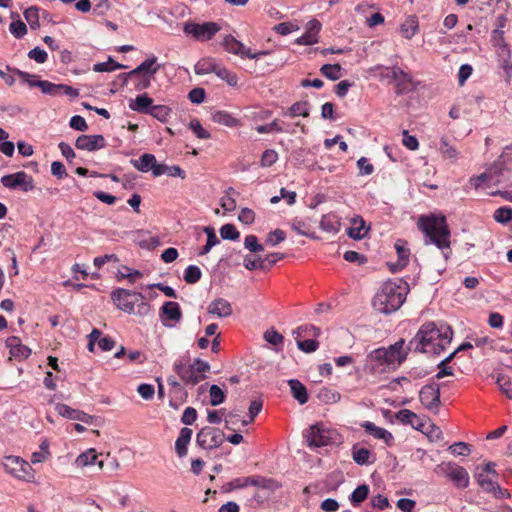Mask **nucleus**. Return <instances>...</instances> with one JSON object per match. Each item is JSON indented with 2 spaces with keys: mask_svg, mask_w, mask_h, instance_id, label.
I'll return each instance as SVG.
<instances>
[{
  "mask_svg": "<svg viewBox=\"0 0 512 512\" xmlns=\"http://www.w3.org/2000/svg\"><path fill=\"white\" fill-rule=\"evenodd\" d=\"M453 338V330L447 324L437 326L434 322L423 324L416 335L409 341L407 349L421 353L440 354L445 344Z\"/></svg>",
  "mask_w": 512,
  "mask_h": 512,
  "instance_id": "f257e3e1",
  "label": "nucleus"
},
{
  "mask_svg": "<svg viewBox=\"0 0 512 512\" xmlns=\"http://www.w3.org/2000/svg\"><path fill=\"white\" fill-rule=\"evenodd\" d=\"M408 293L409 285L403 279L388 280L375 294L372 305L376 311L387 315L403 305Z\"/></svg>",
  "mask_w": 512,
  "mask_h": 512,
  "instance_id": "f03ea898",
  "label": "nucleus"
},
{
  "mask_svg": "<svg viewBox=\"0 0 512 512\" xmlns=\"http://www.w3.org/2000/svg\"><path fill=\"white\" fill-rule=\"evenodd\" d=\"M404 344V339H400L387 348L381 347L371 351L367 356L366 369L372 374L394 369L396 364H401L406 359L410 351L404 348Z\"/></svg>",
  "mask_w": 512,
  "mask_h": 512,
  "instance_id": "7ed1b4c3",
  "label": "nucleus"
},
{
  "mask_svg": "<svg viewBox=\"0 0 512 512\" xmlns=\"http://www.w3.org/2000/svg\"><path fill=\"white\" fill-rule=\"evenodd\" d=\"M417 225L428 239L427 243H433L441 250L450 248V230L444 216H421Z\"/></svg>",
  "mask_w": 512,
  "mask_h": 512,
  "instance_id": "20e7f679",
  "label": "nucleus"
},
{
  "mask_svg": "<svg viewBox=\"0 0 512 512\" xmlns=\"http://www.w3.org/2000/svg\"><path fill=\"white\" fill-rule=\"evenodd\" d=\"M512 171V159L508 158L507 153L504 151L499 159L489 167L484 173L471 179L475 188H479L483 183L491 185H499L505 182L504 172Z\"/></svg>",
  "mask_w": 512,
  "mask_h": 512,
  "instance_id": "39448f33",
  "label": "nucleus"
},
{
  "mask_svg": "<svg viewBox=\"0 0 512 512\" xmlns=\"http://www.w3.org/2000/svg\"><path fill=\"white\" fill-rule=\"evenodd\" d=\"M305 437L309 447H323L339 442V434L321 424L311 426Z\"/></svg>",
  "mask_w": 512,
  "mask_h": 512,
  "instance_id": "423d86ee",
  "label": "nucleus"
},
{
  "mask_svg": "<svg viewBox=\"0 0 512 512\" xmlns=\"http://www.w3.org/2000/svg\"><path fill=\"white\" fill-rule=\"evenodd\" d=\"M220 30L221 26L216 22H204L202 24L186 22L183 27L186 35H190L198 41H209Z\"/></svg>",
  "mask_w": 512,
  "mask_h": 512,
  "instance_id": "0eeeda50",
  "label": "nucleus"
},
{
  "mask_svg": "<svg viewBox=\"0 0 512 512\" xmlns=\"http://www.w3.org/2000/svg\"><path fill=\"white\" fill-rule=\"evenodd\" d=\"M4 469L13 476L30 481L34 478V471L31 465L19 456H6L3 460Z\"/></svg>",
  "mask_w": 512,
  "mask_h": 512,
  "instance_id": "6e6552de",
  "label": "nucleus"
},
{
  "mask_svg": "<svg viewBox=\"0 0 512 512\" xmlns=\"http://www.w3.org/2000/svg\"><path fill=\"white\" fill-rule=\"evenodd\" d=\"M111 298L120 310L129 314L134 313L136 302L144 300L143 294L123 288L114 290L111 293Z\"/></svg>",
  "mask_w": 512,
  "mask_h": 512,
  "instance_id": "1a4fd4ad",
  "label": "nucleus"
},
{
  "mask_svg": "<svg viewBox=\"0 0 512 512\" xmlns=\"http://www.w3.org/2000/svg\"><path fill=\"white\" fill-rule=\"evenodd\" d=\"M419 399L427 410L438 413L441 404L439 384L433 382L424 385L419 392Z\"/></svg>",
  "mask_w": 512,
  "mask_h": 512,
  "instance_id": "9d476101",
  "label": "nucleus"
},
{
  "mask_svg": "<svg viewBox=\"0 0 512 512\" xmlns=\"http://www.w3.org/2000/svg\"><path fill=\"white\" fill-rule=\"evenodd\" d=\"M224 433L213 427H203L196 436L197 444L204 449L218 448L224 442Z\"/></svg>",
  "mask_w": 512,
  "mask_h": 512,
  "instance_id": "9b49d317",
  "label": "nucleus"
},
{
  "mask_svg": "<svg viewBox=\"0 0 512 512\" xmlns=\"http://www.w3.org/2000/svg\"><path fill=\"white\" fill-rule=\"evenodd\" d=\"M222 46L228 53L238 55L241 58L247 57L250 59H259L261 56L268 54V51L253 53L250 48H247L242 42L238 41L232 35L224 37Z\"/></svg>",
  "mask_w": 512,
  "mask_h": 512,
  "instance_id": "f8f14e48",
  "label": "nucleus"
},
{
  "mask_svg": "<svg viewBox=\"0 0 512 512\" xmlns=\"http://www.w3.org/2000/svg\"><path fill=\"white\" fill-rule=\"evenodd\" d=\"M1 183L4 187L10 189L21 188L24 192L34 189L33 178L24 171L2 176Z\"/></svg>",
  "mask_w": 512,
  "mask_h": 512,
  "instance_id": "ddd939ff",
  "label": "nucleus"
},
{
  "mask_svg": "<svg viewBox=\"0 0 512 512\" xmlns=\"http://www.w3.org/2000/svg\"><path fill=\"white\" fill-rule=\"evenodd\" d=\"M13 72L17 74L24 82L28 83L30 87H38L42 93L51 96H57L61 94V88L63 84H54L47 80H32V75L19 69H13Z\"/></svg>",
  "mask_w": 512,
  "mask_h": 512,
  "instance_id": "4468645a",
  "label": "nucleus"
},
{
  "mask_svg": "<svg viewBox=\"0 0 512 512\" xmlns=\"http://www.w3.org/2000/svg\"><path fill=\"white\" fill-rule=\"evenodd\" d=\"M174 371L186 385L190 386H195L206 378V375L199 374L196 370H194L192 365H187L181 361L174 363Z\"/></svg>",
  "mask_w": 512,
  "mask_h": 512,
  "instance_id": "2eb2a0df",
  "label": "nucleus"
},
{
  "mask_svg": "<svg viewBox=\"0 0 512 512\" xmlns=\"http://www.w3.org/2000/svg\"><path fill=\"white\" fill-rule=\"evenodd\" d=\"M75 146L77 149L86 151H95L106 146V140L103 135H80L76 139Z\"/></svg>",
  "mask_w": 512,
  "mask_h": 512,
  "instance_id": "dca6fc26",
  "label": "nucleus"
},
{
  "mask_svg": "<svg viewBox=\"0 0 512 512\" xmlns=\"http://www.w3.org/2000/svg\"><path fill=\"white\" fill-rule=\"evenodd\" d=\"M160 317L164 326L171 327L173 324H169L166 320H170L174 323L179 322L182 319V311L177 302L168 301L165 302L160 308Z\"/></svg>",
  "mask_w": 512,
  "mask_h": 512,
  "instance_id": "f3484780",
  "label": "nucleus"
},
{
  "mask_svg": "<svg viewBox=\"0 0 512 512\" xmlns=\"http://www.w3.org/2000/svg\"><path fill=\"white\" fill-rule=\"evenodd\" d=\"M321 30V23L317 19L310 20L306 25V32L296 42L300 45H312L318 42V33Z\"/></svg>",
  "mask_w": 512,
  "mask_h": 512,
  "instance_id": "a211bd4d",
  "label": "nucleus"
},
{
  "mask_svg": "<svg viewBox=\"0 0 512 512\" xmlns=\"http://www.w3.org/2000/svg\"><path fill=\"white\" fill-rule=\"evenodd\" d=\"M5 343L9 348L10 355L16 359H26L31 353V350L26 345H23L17 336L8 337Z\"/></svg>",
  "mask_w": 512,
  "mask_h": 512,
  "instance_id": "6ab92c4d",
  "label": "nucleus"
},
{
  "mask_svg": "<svg viewBox=\"0 0 512 512\" xmlns=\"http://www.w3.org/2000/svg\"><path fill=\"white\" fill-rule=\"evenodd\" d=\"M208 312L217 315L220 318L228 317L232 314V306L229 301L223 298L213 300L208 306Z\"/></svg>",
  "mask_w": 512,
  "mask_h": 512,
  "instance_id": "aec40b11",
  "label": "nucleus"
},
{
  "mask_svg": "<svg viewBox=\"0 0 512 512\" xmlns=\"http://www.w3.org/2000/svg\"><path fill=\"white\" fill-rule=\"evenodd\" d=\"M362 427L373 437L384 440L388 446H390L394 440L393 435L388 430L376 426L373 422L366 421L362 424Z\"/></svg>",
  "mask_w": 512,
  "mask_h": 512,
  "instance_id": "412c9836",
  "label": "nucleus"
},
{
  "mask_svg": "<svg viewBox=\"0 0 512 512\" xmlns=\"http://www.w3.org/2000/svg\"><path fill=\"white\" fill-rule=\"evenodd\" d=\"M272 480L266 479L262 476H252V477H244L237 478L232 482L234 488H243L248 485L257 486L260 488H270V483Z\"/></svg>",
  "mask_w": 512,
  "mask_h": 512,
  "instance_id": "4be33fe9",
  "label": "nucleus"
},
{
  "mask_svg": "<svg viewBox=\"0 0 512 512\" xmlns=\"http://www.w3.org/2000/svg\"><path fill=\"white\" fill-rule=\"evenodd\" d=\"M476 479L479 484V486L486 492H494L495 494L498 493L500 497L504 496V492L501 490V488L497 485V483L494 481L491 474L487 473H477Z\"/></svg>",
  "mask_w": 512,
  "mask_h": 512,
  "instance_id": "5701e85b",
  "label": "nucleus"
},
{
  "mask_svg": "<svg viewBox=\"0 0 512 512\" xmlns=\"http://www.w3.org/2000/svg\"><path fill=\"white\" fill-rule=\"evenodd\" d=\"M157 57L151 56L143 61L140 65H138L135 69L131 70V74H136V76L140 74L149 75L154 78L155 74L160 69V65L156 64Z\"/></svg>",
  "mask_w": 512,
  "mask_h": 512,
  "instance_id": "b1692460",
  "label": "nucleus"
},
{
  "mask_svg": "<svg viewBox=\"0 0 512 512\" xmlns=\"http://www.w3.org/2000/svg\"><path fill=\"white\" fill-rule=\"evenodd\" d=\"M153 99L150 98L146 93L138 95L134 100L129 103V108L138 113L149 114Z\"/></svg>",
  "mask_w": 512,
  "mask_h": 512,
  "instance_id": "393cba45",
  "label": "nucleus"
},
{
  "mask_svg": "<svg viewBox=\"0 0 512 512\" xmlns=\"http://www.w3.org/2000/svg\"><path fill=\"white\" fill-rule=\"evenodd\" d=\"M75 463L78 467H86L89 465H93L95 463H97L100 469H103L104 466V462L102 460L98 461V454L96 453V450L93 448L88 449L87 451L78 455Z\"/></svg>",
  "mask_w": 512,
  "mask_h": 512,
  "instance_id": "a878e982",
  "label": "nucleus"
},
{
  "mask_svg": "<svg viewBox=\"0 0 512 512\" xmlns=\"http://www.w3.org/2000/svg\"><path fill=\"white\" fill-rule=\"evenodd\" d=\"M192 437V430L184 427L180 430V434L175 442V450L177 455L182 458L187 454V446Z\"/></svg>",
  "mask_w": 512,
  "mask_h": 512,
  "instance_id": "bb28decb",
  "label": "nucleus"
},
{
  "mask_svg": "<svg viewBox=\"0 0 512 512\" xmlns=\"http://www.w3.org/2000/svg\"><path fill=\"white\" fill-rule=\"evenodd\" d=\"M449 479L458 487V488H466L469 485V474L467 470L459 466L455 465L452 472L450 473Z\"/></svg>",
  "mask_w": 512,
  "mask_h": 512,
  "instance_id": "cd10ccee",
  "label": "nucleus"
},
{
  "mask_svg": "<svg viewBox=\"0 0 512 512\" xmlns=\"http://www.w3.org/2000/svg\"><path fill=\"white\" fill-rule=\"evenodd\" d=\"M292 396L300 403L305 404L308 401V392L306 387L297 379L288 380Z\"/></svg>",
  "mask_w": 512,
  "mask_h": 512,
  "instance_id": "c85d7f7f",
  "label": "nucleus"
},
{
  "mask_svg": "<svg viewBox=\"0 0 512 512\" xmlns=\"http://www.w3.org/2000/svg\"><path fill=\"white\" fill-rule=\"evenodd\" d=\"M291 229L299 235L306 236L311 239H316V234L311 231V225L306 219L294 218L291 221Z\"/></svg>",
  "mask_w": 512,
  "mask_h": 512,
  "instance_id": "c756f323",
  "label": "nucleus"
},
{
  "mask_svg": "<svg viewBox=\"0 0 512 512\" xmlns=\"http://www.w3.org/2000/svg\"><path fill=\"white\" fill-rule=\"evenodd\" d=\"M388 77H391L392 79L398 81L397 85V93L401 94L403 93L405 87L404 85L411 82V76L404 72L401 68L394 66L390 69V73L387 74Z\"/></svg>",
  "mask_w": 512,
  "mask_h": 512,
  "instance_id": "7c9ffc66",
  "label": "nucleus"
},
{
  "mask_svg": "<svg viewBox=\"0 0 512 512\" xmlns=\"http://www.w3.org/2000/svg\"><path fill=\"white\" fill-rule=\"evenodd\" d=\"M155 162V156L150 153L141 155L138 159H131L130 163L140 172H148L151 170Z\"/></svg>",
  "mask_w": 512,
  "mask_h": 512,
  "instance_id": "2f4dec72",
  "label": "nucleus"
},
{
  "mask_svg": "<svg viewBox=\"0 0 512 512\" xmlns=\"http://www.w3.org/2000/svg\"><path fill=\"white\" fill-rule=\"evenodd\" d=\"M418 30V20L415 16H409L400 26L401 34L406 39H411Z\"/></svg>",
  "mask_w": 512,
  "mask_h": 512,
  "instance_id": "473e14b6",
  "label": "nucleus"
},
{
  "mask_svg": "<svg viewBox=\"0 0 512 512\" xmlns=\"http://www.w3.org/2000/svg\"><path fill=\"white\" fill-rule=\"evenodd\" d=\"M213 122L227 127H235L239 121L226 111H215L211 114Z\"/></svg>",
  "mask_w": 512,
  "mask_h": 512,
  "instance_id": "72a5a7b5",
  "label": "nucleus"
},
{
  "mask_svg": "<svg viewBox=\"0 0 512 512\" xmlns=\"http://www.w3.org/2000/svg\"><path fill=\"white\" fill-rule=\"evenodd\" d=\"M352 224L353 226L348 229L347 234L353 239H362L368 231L364 220L361 217H357L352 220Z\"/></svg>",
  "mask_w": 512,
  "mask_h": 512,
  "instance_id": "f704fd0d",
  "label": "nucleus"
},
{
  "mask_svg": "<svg viewBox=\"0 0 512 512\" xmlns=\"http://www.w3.org/2000/svg\"><path fill=\"white\" fill-rule=\"evenodd\" d=\"M340 222L337 220L336 216L332 214L323 215L320 221V228L327 232L335 234L339 231Z\"/></svg>",
  "mask_w": 512,
  "mask_h": 512,
  "instance_id": "c9c22d12",
  "label": "nucleus"
},
{
  "mask_svg": "<svg viewBox=\"0 0 512 512\" xmlns=\"http://www.w3.org/2000/svg\"><path fill=\"white\" fill-rule=\"evenodd\" d=\"M317 398L324 404H334L340 401L341 395L335 390L323 387L319 390Z\"/></svg>",
  "mask_w": 512,
  "mask_h": 512,
  "instance_id": "e433bc0d",
  "label": "nucleus"
},
{
  "mask_svg": "<svg viewBox=\"0 0 512 512\" xmlns=\"http://www.w3.org/2000/svg\"><path fill=\"white\" fill-rule=\"evenodd\" d=\"M370 451L366 448L359 447L358 445H354L352 448V458L358 465H367L372 463L370 459Z\"/></svg>",
  "mask_w": 512,
  "mask_h": 512,
  "instance_id": "4c0bfd02",
  "label": "nucleus"
},
{
  "mask_svg": "<svg viewBox=\"0 0 512 512\" xmlns=\"http://www.w3.org/2000/svg\"><path fill=\"white\" fill-rule=\"evenodd\" d=\"M55 410L57 411V413L60 416H62L64 418L71 419V420H77V421H79L80 415L82 412L81 410L73 409L70 406H68L66 404H61V403H57L55 405Z\"/></svg>",
  "mask_w": 512,
  "mask_h": 512,
  "instance_id": "58836bf2",
  "label": "nucleus"
},
{
  "mask_svg": "<svg viewBox=\"0 0 512 512\" xmlns=\"http://www.w3.org/2000/svg\"><path fill=\"white\" fill-rule=\"evenodd\" d=\"M341 70L342 67L340 64H324L320 68L322 75L332 81H336L341 78Z\"/></svg>",
  "mask_w": 512,
  "mask_h": 512,
  "instance_id": "ea45409f",
  "label": "nucleus"
},
{
  "mask_svg": "<svg viewBox=\"0 0 512 512\" xmlns=\"http://www.w3.org/2000/svg\"><path fill=\"white\" fill-rule=\"evenodd\" d=\"M439 151L444 158L452 160H455L459 154L456 147L451 145L446 137L441 138Z\"/></svg>",
  "mask_w": 512,
  "mask_h": 512,
  "instance_id": "a19ab883",
  "label": "nucleus"
},
{
  "mask_svg": "<svg viewBox=\"0 0 512 512\" xmlns=\"http://www.w3.org/2000/svg\"><path fill=\"white\" fill-rule=\"evenodd\" d=\"M125 65L120 64L113 60L112 57H109L106 62L96 63L93 66V70L95 72H111L117 69H124Z\"/></svg>",
  "mask_w": 512,
  "mask_h": 512,
  "instance_id": "79ce46f5",
  "label": "nucleus"
},
{
  "mask_svg": "<svg viewBox=\"0 0 512 512\" xmlns=\"http://www.w3.org/2000/svg\"><path fill=\"white\" fill-rule=\"evenodd\" d=\"M369 494V487L366 484L359 485L350 495V502L353 506L361 504Z\"/></svg>",
  "mask_w": 512,
  "mask_h": 512,
  "instance_id": "37998d69",
  "label": "nucleus"
},
{
  "mask_svg": "<svg viewBox=\"0 0 512 512\" xmlns=\"http://www.w3.org/2000/svg\"><path fill=\"white\" fill-rule=\"evenodd\" d=\"M217 64L211 59H202L195 65V73L197 75H206L209 73H215Z\"/></svg>",
  "mask_w": 512,
  "mask_h": 512,
  "instance_id": "c03bdc74",
  "label": "nucleus"
},
{
  "mask_svg": "<svg viewBox=\"0 0 512 512\" xmlns=\"http://www.w3.org/2000/svg\"><path fill=\"white\" fill-rule=\"evenodd\" d=\"M215 74L232 87L236 86L238 83L237 75L235 73L230 72L228 69L224 67H219L217 65Z\"/></svg>",
  "mask_w": 512,
  "mask_h": 512,
  "instance_id": "a18cd8bd",
  "label": "nucleus"
},
{
  "mask_svg": "<svg viewBox=\"0 0 512 512\" xmlns=\"http://www.w3.org/2000/svg\"><path fill=\"white\" fill-rule=\"evenodd\" d=\"M24 17L28 24L30 25V28L35 30L40 27L39 23V9L35 6H31L24 12Z\"/></svg>",
  "mask_w": 512,
  "mask_h": 512,
  "instance_id": "49530a36",
  "label": "nucleus"
},
{
  "mask_svg": "<svg viewBox=\"0 0 512 512\" xmlns=\"http://www.w3.org/2000/svg\"><path fill=\"white\" fill-rule=\"evenodd\" d=\"M406 242L403 240H397L395 248L398 254V263L401 268L405 267L408 263L409 249L405 247Z\"/></svg>",
  "mask_w": 512,
  "mask_h": 512,
  "instance_id": "de8ad7c7",
  "label": "nucleus"
},
{
  "mask_svg": "<svg viewBox=\"0 0 512 512\" xmlns=\"http://www.w3.org/2000/svg\"><path fill=\"white\" fill-rule=\"evenodd\" d=\"M202 276L200 268L196 265H189L184 272V280L188 284L197 283Z\"/></svg>",
  "mask_w": 512,
  "mask_h": 512,
  "instance_id": "09e8293b",
  "label": "nucleus"
},
{
  "mask_svg": "<svg viewBox=\"0 0 512 512\" xmlns=\"http://www.w3.org/2000/svg\"><path fill=\"white\" fill-rule=\"evenodd\" d=\"M308 106H309L308 102H306V101L296 102L289 108V112L286 115H289L290 117H296V116L308 117L309 116Z\"/></svg>",
  "mask_w": 512,
  "mask_h": 512,
  "instance_id": "8fccbe9b",
  "label": "nucleus"
},
{
  "mask_svg": "<svg viewBox=\"0 0 512 512\" xmlns=\"http://www.w3.org/2000/svg\"><path fill=\"white\" fill-rule=\"evenodd\" d=\"M170 113H171V109L168 106L154 105L151 108L149 115H151L152 117L156 118L157 120H159L161 122H166Z\"/></svg>",
  "mask_w": 512,
  "mask_h": 512,
  "instance_id": "3c124183",
  "label": "nucleus"
},
{
  "mask_svg": "<svg viewBox=\"0 0 512 512\" xmlns=\"http://www.w3.org/2000/svg\"><path fill=\"white\" fill-rule=\"evenodd\" d=\"M210 393V403L212 406H218L222 404L225 400V393L218 385H211L209 389Z\"/></svg>",
  "mask_w": 512,
  "mask_h": 512,
  "instance_id": "603ef678",
  "label": "nucleus"
},
{
  "mask_svg": "<svg viewBox=\"0 0 512 512\" xmlns=\"http://www.w3.org/2000/svg\"><path fill=\"white\" fill-rule=\"evenodd\" d=\"M501 392L509 399H512V382L508 376L499 375L496 381Z\"/></svg>",
  "mask_w": 512,
  "mask_h": 512,
  "instance_id": "864d4df0",
  "label": "nucleus"
},
{
  "mask_svg": "<svg viewBox=\"0 0 512 512\" xmlns=\"http://www.w3.org/2000/svg\"><path fill=\"white\" fill-rule=\"evenodd\" d=\"M495 221L506 224L512 221V208L509 207H500L494 212Z\"/></svg>",
  "mask_w": 512,
  "mask_h": 512,
  "instance_id": "5fc2aeb1",
  "label": "nucleus"
},
{
  "mask_svg": "<svg viewBox=\"0 0 512 512\" xmlns=\"http://www.w3.org/2000/svg\"><path fill=\"white\" fill-rule=\"evenodd\" d=\"M220 235L225 240H237L240 233L233 224H225L220 228Z\"/></svg>",
  "mask_w": 512,
  "mask_h": 512,
  "instance_id": "6e6d98bb",
  "label": "nucleus"
},
{
  "mask_svg": "<svg viewBox=\"0 0 512 512\" xmlns=\"http://www.w3.org/2000/svg\"><path fill=\"white\" fill-rule=\"evenodd\" d=\"M189 128L195 133L199 139H210L211 134L206 131L198 119H192L189 123Z\"/></svg>",
  "mask_w": 512,
  "mask_h": 512,
  "instance_id": "4d7b16f0",
  "label": "nucleus"
},
{
  "mask_svg": "<svg viewBox=\"0 0 512 512\" xmlns=\"http://www.w3.org/2000/svg\"><path fill=\"white\" fill-rule=\"evenodd\" d=\"M244 246L247 248L250 252L258 253L262 252L264 250L263 245L258 243V239L255 235H247L244 239Z\"/></svg>",
  "mask_w": 512,
  "mask_h": 512,
  "instance_id": "13d9d810",
  "label": "nucleus"
},
{
  "mask_svg": "<svg viewBox=\"0 0 512 512\" xmlns=\"http://www.w3.org/2000/svg\"><path fill=\"white\" fill-rule=\"evenodd\" d=\"M9 30L17 39L22 38L27 33L26 24L21 20L13 21L9 26Z\"/></svg>",
  "mask_w": 512,
  "mask_h": 512,
  "instance_id": "bf43d9fd",
  "label": "nucleus"
},
{
  "mask_svg": "<svg viewBox=\"0 0 512 512\" xmlns=\"http://www.w3.org/2000/svg\"><path fill=\"white\" fill-rule=\"evenodd\" d=\"M264 339L272 345H279L282 344L284 341V337L282 336V334H280L274 328H270L265 331Z\"/></svg>",
  "mask_w": 512,
  "mask_h": 512,
  "instance_id": "052dcab7",
  "label": "nucleus"
},
{
  "mask_svg": "<svg viewBox=\"0 0 512 512\" xmlns=\"http://www.w3.org/2000/svg\"><path fill=\"white\" fill-rule=\"evenodd\" d=\"M134 79V87L137 91H142L150 87L152 77L145 74H140L136 77H133Z\"/></svg>",
  "mask_w": 512,
  "mask_h": 512,
  "instance_id": "680f3d73",
  "label": "nucleus"
},
{
  "mask_svg": "<svg viewBox=\"0 0 512 512\" xmlns=\"http://www.w3.org/2000/svg\"><path fill=\"white\" fill-rule=\"evenodd\" d=\"M286 234L281 229H276L267 235L266 242L271 246H276L285 240Z\"/></svg>",
  "mask_w": 512,
  "mask_h": 512,
  "instance_id": "e2e57ef3",
  "label": "nucleus"
},
{
  "mask_svg": "<svg viewBox=\"0 0 512 512\" xmlns=\"http://www.w3.org/2000/svg\"><path fill=\"white\" fill-rule=\"evenodd\" d=\"M244 267L248 270L262 269L265 267V260L261 257L251 258L246 256L244 258Z\"/></svg>",
  "mask_w": 512,
  "mask_h": 512,
  "instance_id": "0e129e2a",
  "label": "nucleus"
},
{
  "mask_svg": "<svg viewBox=\"0 0 512 512\" xmlns=\"http://www.w3.org/2000/svg\"><path fill=\"white\" fill-rule=\"evenodd\" d=\"M278 159V154L275 150L268 149L265 150L261 157V166L270 167L273 165Z\"/></svg>",
  "mask_w": 512,
  "mask_h": 512,
  "instance_id": "69168bd1",
  "label": "nucleus"
},
{
  "mask_svg": "<svg viewBox=\"0 0 512 512\" xmlns=\"http://www.w3.org/2000/svg\"><path fill=\"white\" fill-rule=\"evenodd\" d=\"M318 346H319V343L313 339L297 341V347L305 353H311V352L316 351Z\"/></svg>",
  "mask_w": 512,
  "mask_h": 512,
  "instance_id": "338daca9",
  "label": "nucleus"
},
{
  "mask_svg": "<svg viewBox=\"0 0 512 512\" xmlns=\"http://www.w3.org/2000/svg\"><path fill=\"white\" fill-rule=\"evenodd\" d=\"M449 450L455 455L466 456L470 454V445L465 442H456L449 447Z\"/></svg>",
  "mask_w": 512,
  "mask_h": 512,
  "instance_id": "774afa93",
  "label": "nucleus"
}]
</instances>
